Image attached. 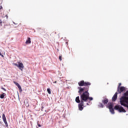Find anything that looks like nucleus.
<instances>
[{"label":"nucleus","instance_id":"f257e3e1","mask_svg":"<svg viewBox=\"0 0 128 128\" xmlns=\"http://www.w3.org/2000/svg\"><path fill=\"white\" fill-rule=\"evenodd\" d=\"M79 90L78 92L80 96V102H88V96H90V93H88V90H90V86L78 88Z\"/></svg>","mask_w":128,"mask_h":128},{"label":"nucleus","instance_id":"f03ea898","mask_svg":"<svg viewBox=\"0 0 128 128\" xmlns=\"http://www.w3.org/2000/svg\"><path fill=\"white\" fill-rule=\"evenodd\" d=\"M78 84L79 86H90L92 84L90 82H84V80H82L78 82Z\"/></svg>","mask_w":128,"mask_h":128},{"label":"nucleus","instance_id":"7ed1b4c3","mask_svg":"<svg viewBox=\"0 0 128 128\" xmlns=\"http://www.w3.org/2000/svg\"><path fill=\"white\" fill-rule=\"evenodd\" d=\"M114 110H118L119 112H126V110H124V108L122 106H114Z\"/></svg>","mask_w":128,"mask_h":128},{"label":"nucleus","instance_id":"20e7f679","mask_svg":"<svg viewBox=\"0 0 128 128\" xmlns=\"http://www.w3.org/2000/svg\"><path fill=\"white\" fill-rule=\"evenodd\" d=\"M80 102H81L78 104V106L80 110H84V103L83 101Z\"/></svg>","mask_w":128,"mask_h":128},{"label":"nucleus","instance_id":"39448f33","mask_svg":"<svg viewBox=\"0 0 128 128\" xmlns=\"http://www.w3.org/2000/svg\"><path fill=\"white\" fill-rule=\"evenodd\" d=\"M2 118L3 120V122H4V123L6 124V127H8V122H6V115L4 114H2Z\"/></svg>","mask_w":128,"mask_h":128},{"label":"nucleus","instance_id":"423d86ee","mask_svg":"<svg viewBox=\"0 0 128 128\" xmlns=\"http://www.w3.org/2000/svg\"><path fill=\"white\" fill-rule=\"evenodd\" d=\"M126 90V88L124 86H121L119 88V90H118V92L119 94H122V92H124Z\"/></svg>","mask_w":128,"mask_h":128},{"label":"nucleus","instance_id":"0eeeda50","mask_svg":"<svg viewBox=\"0 0 128 128\" xmlns=\"http://www.w3.org/2000/svg\"><path fill=\"white\" fill-rule=\"evenodd\" d=\"M116 98H118V92H116L112 98V102H116Z\"/></svg>","mask_w":128,"mask_h":128},{"label":"nucleus","instance_id":"6e6552de","mask_svg":"<svg viewBox=\"0 0 128 128\" xmlns=\"http://www.w3.org/2000/svg\"><path fill=\"white\" fill-rule=\"evenodd\" d=\"M20 70H24V64H22V62H18V67Z\"/></svg>","mask_w":128,"mask_h":128},{"label":"nucleus","instance_id":"1a4fd4ad","mask_svg":"<svg viewBox=\"0 0 128 128\" xmlns=\"http://www.w3.org/2000/svg\"><path fill=\"white\" fill-rule=\"evenodd\" d=\"M102 102L104 104H106L108 102V99L105 98L104 100H102Z\"/></svg>","mask_w":128,"mask_h":128},{"label":"nucleus","instance_id":"9d476101","mask_svg":"<svg viewBox=\"0 0 128 128\" xmlns=\"http://www.w3.org/2000/svg\"><path fill=\"white\" fill-rule=\"evenodd\" d=\"M108 108H109V110L111 109V108H113V106H114V104H112V102H109L108 104Z\"/></svg>","mask_w":128,"mask_h":128},{"label":"nucleus","instance_id":"9b49d317","mask_svg":"<svg viewBox=\"0 0 128 128\" xmlns=\"http://www.w3.org/2000/svg\"><path fill=\"white\" fill-rule=\"evenodd\" d=\"M31 43H32V41L30 40V38H28L27 40H26V44H28Z\"/></svg>","mask_w":128,"mask_h":128},{"label":"nucleus","instance_id":"f8f14e48","mask_svg":"<svg viewBox=\"0 0 128 128\" xmlns=\"http://www.w3.org/2000/svg\"><path fill=\"white\" fill-rule=\"evenodd\" d=\"M76 102H77V104H80V96H78L76 98Z\"/></svg>","mask_w":128,"mask_h":128},{"label":"nucleus","instance_id":"ddd939ff","mask_svg":"<svg viewBox=\"0 0 128 128\" xmlns=\"http://www.w3.org/2000/svg\"><path fill=\"white\" fill-rule=\"evenodd\" d=\"M18 88L20 90V92H22V86H20V85H18Z\"/></svg>","mask_w":128,"mask_h":128},{"label":"nucleus","instance_id":"4468645a","mask_svg":"<svg viewBox=\"0 0 128 128\" xmlns=\"http://www.w3.org/2000/svg\"><path fill=\"white\" fill-rule=\"evenodd\" d=\"M4 96H6V94H4V93H3L2 94H1L0 95V98H4Z\"/></svg>","mask_w":128,"mask_h":128},{"label":"nucleus","instance_id":"2eb2a0df","mask_svg":"<svg viewBox=\"0 0 128 128\" xmlns=\"http://www.w3.org/2000/svg\"><path fill=\"white\" fill-rule=\"evenodd\" d=\"M109 110H110L111 114H114V108H112L109 109Z\"/></svg>","mask_w":128,"mask_h":128},{"label":"nucleus","instance_id":"dca6fc26","mask_svg":"<svg viewBox=\"0 0 128 128\" xmlns=\"http://www.w3.org/2000/svg\"><path fill=\"white\" fill-rule=\"evenodd\" d=\"M98 108H104V104L102 103H99L98 105Z\"/></svg>","mask_w":128,"mask_h":128},{"label":"nucleus","instance_id":"f3484780","mask_svg":"<svg viewBox=\"0 0 128 128\" xmlns=\"http://www.w3.org/2000/svg\"><path fill=\"white\" fill-rule=\"evenodd\" d=\"M124 96L125 98H128V90L126 92L124 93Z\"/></svg>","mask_w":128,"mask_h":128},{"label":"nucleus","instance_id":"a211bd4d","mask_svg":"<svg viewBox=\"0 0 128 128\" xmlns=\"http://www.w3.org/2000/svg\"><path fill=\"white\" fill-rule=\"evenodd\" d=\"M47 92H48V94H52V92H50V88H48L47 89Z\"/></svg>","mask_w":128,"mask_h":128},{"label":"nucleus","instance_id":"6ab92c4d","mask_svg":"<svg viewBox=\"0 0 128 128\" xmlns=\"http://www.w3.org/2000/svg\"><path fill=\"white\" fill-rule=\"evenodd\" d=\"M120 86H122V83H120L118 84V90H120Z\"/></svg>","mask_w":128,"mask_h":128},{"label":"nucleus","instance_id":"aec40b11","mask_svg":"<svg viewBox=\"0 0 128 128\" xmlns=\"http://www.w3.org/2000/svg\"><path fill=\"white\" fill-rule=\"evenodd\" d=\"M62 56H59V60H60V62H62Z\"/></svg>","mask_w":128,"mask_h":128},{"label":"nucleus","instance_id":"412c9836","mask_svg":"<svg viewBox=\"0 0 128 128\" xmlns=\"http://www.w3.org/2000/svg\"><path fill=\"white\" fill-rule=\"evenodd\" d=\"M88 100H92L94 98H92V97H90V96H88Z\"/></svg>","mask_w":128,"mask_h":128},{"label":"nucleus","instance_id":"4be33fe9","mask_svg":"<svg viewBox=\"0 0 128 128\" xmlns=\"http://www.w3.org/2000/svg\"><path fill=\"white\" fill-rule=\"evenodd\" d=\"M0 26H2V19H0Z\"/></svg>","mask_w":128,"mask_h":128},{"label":"nucleus","instance_id":"5701e85b","mask_svg":"<svg viewBox=\"0 0 128 128\" xmlns=\"http://www.w3.org/2000/svg\"><path fill=\"white\" fill-rule=\"evenodd\" d=\"M2 90H4V92H6V90L4 88H2Z\"/></svg>","mask_w":128,"mask_h":128},{"label":"nucleus","instance_id":"b1692460","mask_svg":"<svg viewBox=\"0 0 128 128\" xmlns=\"http://www.w3.org/2000/svg\"><path fill=\"white\" fill-rule=\"evenodd\" d=\"M14 84H16V86H18L20 84L16 82H14Z\"/></svg>","mask_w":128,"mask_h":128},{"label":"nucleus","instance_id":"393cba45","mask_svg":"<svg viewBox=\"0 0 128 128\" xmlns=\"http://www.w3.org/2000/svg\"><path fill=\"white\" fill-rule=\"evenodd\" d=\"M0 56H2V58H4V55H2V52H0Z\"/></svg>","mask_w":128,"mask_h":128},{"label":"nucleus","instance_id":"a878e982","mask_svg":"<svg viewBox=\"0 0 128 128\" xmlns=\"http://www.w3.org/2000/svg\"><path fill=\"white\" fill-rule=\"evenodd\" d=\"M38 126H39V128H40V126H42V125H40V124H38Z\"/></svg>","mask_w":128,"mask_h":128},{"label":"nucleus","instance_id":"bb28decb","mask_svg":"<svg viewBox=\"0 0 128 128\" xmlns=\"http://www.w3.org/2000/svg\"><path fill=\"white\" fill-rule=\"evenodd\" d=\"M44 36H48V34H46Z\"/></svg>","mask_w":128,"mask_h":128},{"label":"nucleus","instance_id":"cd10ccee","mask_svg":"<svg viewBox=\"0 0 128 128\" xmlns=\"http://www.w3.org/2000/svg\"><path fill=\"white\" fill-rule=\"evenodd\" d=\"M14 66H18V64H14Z\"/></svg>","mask_w":128,"mask_h":128},{"label":"nucleus","instance_id":"c85d7f7f","mask_svg":"<svg viewBox=\"0 0 128 128\" xmlns=\"http://www.w3.org/2000/svg\"><path fill=\"white\" fill-rule=\"evenodd\" d=\"M2 6H0V10H2Z\"/></svg>","mask_w":128,"mask_h":128},{"label":"nucleus","instance_id":"c756f323","mask_svg":"<svg viewBox=\"0 0 128 128\" xmlns=\"http://www.w3.org/2000/svg\"><path fill=\"white\" fill-rule=\"evenodd\" d=\"M54 84H56V81H55V82H54Z\"/></svg>","mask_w":128,"mask_h":128},{"label":"nucleus","instance_id":"7c9ffc66","mask_svg":"<svg viewBox=\"0 0 128 128\" xmlns=\"http://www.w3.org/2000/svg\"><path fill=\"white\" fill-rule=\"evenodd\" d=\"M87 106H88V103H86Z\"/></svg>","mask_w":128,"mask_h":128},{"label":"nucleus","instance_id":"2f4dec72","mask_svg":"<svg viewBox=\"0 0 128 128\" xmlns=\"http://www.w3.org/2000/svg\"><path fill=\"white\" fill-rule=\"evenodd\" d=\"M0 118H2V116H0Z\"/></svg>","mask_w":128,"mask_h":128}]
</instances>
